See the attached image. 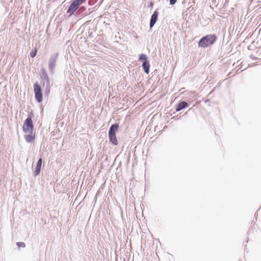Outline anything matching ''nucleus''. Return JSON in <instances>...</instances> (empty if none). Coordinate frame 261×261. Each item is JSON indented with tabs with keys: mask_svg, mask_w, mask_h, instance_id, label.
Returning a JSON list of instances; mask_svg holds the SVG:
<instances>
[{
	"mask_svg": "<svg viewBox=\"0 0 261 261\" xmlns=\"http://www.w3.org/2000/svg\"><path fill=\"white\" fill-rule=\"evenodd\" d=\"M17 245L19 247H24L25 246L23 242H18Z\"/></svg>",
	"mask_w": 261,
	"mask_h": 261,
	"instance_id": "obj_12",
	"label": "nucleus"
},
{
	"mask_svg": "<svg viewBox=\"0 0 261 261\" xmlns=\"http://www.w3.org/2000/svg\"><path fill=\"white\" fill-rule=\"evenodd\" d=\"M139 60H143L142 67L144 69L145 72L148 74L149 72L150 64L149 61L147 60V57L145 54H141L139 57Z\"/></svg>",
	"mask_w": 261,
	"mask_h": 261,
	"instance_id": "obj_5",
	"label": "nucleus"
},
{
	"mask_svg": "<svg viewBox=\"0 0 261 261\" xmlns=\"http://www.w3.org/2000/svg\"><path fill=\"white\" fill-rule=\"evenodd\" d=\"M34 90L36 100L38 102H42L43 99L42 89L41 86L37 83H36L34 85Z\"/></svg>",
	"mask_w": 261,
	"mask_h": 261,
	"instance_id": "obj_4",
	"label": "nucleus"
},
{
	"mask_svg": "<svg viewBox=\"0 0 261 261\" xmlns=\"http://www.w3.org/2000/svg\"><path fill=\"white\" fill-rule=\"evenodd\" d=\"M188 107V104L187 102H186L185 101H181L177 105V106L176 108V110L177 111H180L181 110H182V109H184Z\"/></svg>",
	"mask_w": 261,
	"mask_h": 261,
	"instance_id": "obj_10",
	"label": "nucleus"
},
{
	"mask_svg": "<svg viewBox=\"0 0 261 261\" xmlns=\"http://www.w3.org/2000/svg\"><path fill=\"white\" fill-rule=\"evenodd\" d=\"M158 18V13L156 12H154L151 16L150 22V27L152 28L155 23L156 21Z\"/></svg>",
	"mask_w": 261,
	"mask_h": 261,
	"instance_id": "obj_9",
	"label": "nucleus"
},
{
	"mask_svg": "<svg viewBox=\"0 0 261 261\" xmlns=\"http://www.w3.org/2000/svg\"><path fill=\"white\" fill-rule=\"evenodd\" d=\"M22 129L25 133H32L33 132L34 125L31 118L29 117L26 119L24 122Z\"/></svg>",
	"mask_w": 261,
	"mask_h": 261,
	"instance_id": "obj_3",
	"label": "nucleus"
},
{
	"mask_svg": "<svg viewBox=\"0 0 261 261\" xmlns=\"http://www.w3.org/2000/svg\"><path fill=\"white\" fill-rule=\"evenodd\" d=\"M119 125L117 124H113L110 128L109 132V138L110 141L114 145H117L118 144L116 136V132L118 130Z\"/></svg>",
	"mask_w": 261,
	"mask_h": 261,
	"instance_id": "obj_2",
	"label": "nucleus"
},
{
	"mask_svg": "<svg viewBox=\"0 0 261 261\" xmlns=\"http://www.w3.org/2000/svg\"><path fill=\"white\" fill-rule=\"evenodd\" d=\"M80 5L75 1L74 0L70 5L69 6L68 10H67V13L70 14V15H72L74 13V12L78 9Z\"/></svg>",
	"mask_w": 261,
	"mask_h": 261,
	"instance_id": "obj_6",
	"label": "nucleus"
},
{
	"mask_svg": "<svg viewBox=\"0 0 261 261\" xmlns=\"http://www.w3.org/2000/svg\"><path fill=\"white\" fill-rule=\"evenodd\" d=\"M37 54V50L35 49L30 53V56L32 58H34Z\"/></svg>",
	"mask_w": 261,
	"mask_h": 261,
	"instance_id": "obj_11",
	"label": "nucleus"
},
{
	"mask_svg": "<svg viewBox=\"0 0 261 261\" xmlns=\"http://www.w3.org/2000/svg\"><path fill=\"white\" fill-rule=\"evenodd\" d=\"M80 5L85 3L87 0H75Z\"/></svg>",
	"mask_w": 261,
	"mask_h": 261,
	"instance_id": "obj_13",
	"label": "nucleus"
},
{
	"mask_svg": "<svg viewBox=\"0 0 261 261\" xmlns=\"http://www.w3.org/2000/svg\"><path fill=\"white\" fill-rule=\"evenodd\" d=\"M29 134V135H26L24 136V139L28 143L32 142L35 139V134L33 132L32 133Z\"/></svg>",
	"mask_w": 261,
	"mask_h": 261,
	"instance_id": "obj_8",
	"label": "nucleus"
},
{
	"mask_svg": "<svg viewBox=\"0 0 261 261\" xmlns=\"http://www.w3.org/2000/svg\"><path fill=\"white\" fill-rule=\"evenodd\" d=\"M217 40L215 35H207L202 37L198 42V46L205 48L213 45Z\"/></svg>",
	"mask_w": 261,
	"mask_h": 261,
	"instance_id": "obj_1",
	"label": "nucleus"
},
{
	"mask_svg": "<svg viewBox=\"0 0 261 261\" xmlns=\"http://www.w3.org/2000/svg\"><path fill=\"white\" fill-rule=\"evenodd\" d=\"M42 163V159L40 158L37 163V165L35 168V170L34 171V175L35 176L37 175L40 173V170H41Z\"/></svg>",
	"mask_w": 261,
	"mask_h": 261,
	"instance_id": "obj_7",
	"label": "nucleus"
},
{
	"mask_svg": "<svg viewBox=\"0 0 261 261\" xmlns=\"http://www.w3.org/2000/svg\"><path fill=\"white\" fill-rule=\"evenodd\" d=\"M150 6H152V3H150Z\"/></svg>",
	"mask_w": 261,
	"mask_h": 261,
	"instance_id": "obj_15",
	"label": "nucleus"
},
{
	"mask_svg": "<svg viewBox=\"0 0 261 261\" xmlns=\"http://www.w3.org/2000/svg\"><path fill=\"white\" fill-rule=\"evenodd\" d=\"M177 0H170V4L171 5H174L176 2Z\"/></svg>",
	"mask_w": 261,
	"mask_h": 261,
	"instance_id": "obj_14",
	"label": "nucleus"
}]
</instances>
